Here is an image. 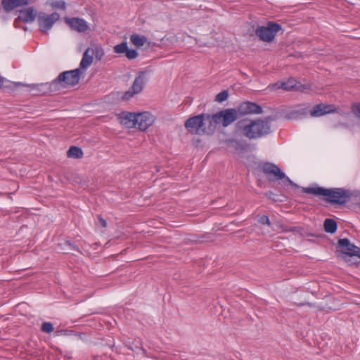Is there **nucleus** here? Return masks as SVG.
I'll return each instance as SVG.
<instances>
[{
  "instance_id": "nucleus-14",
  "label": "nucleus",
  "mask_w": 360,
  "mask_h": 360,
  "mask_svg": "<svg viewBox=\"0 0 360 360\" xmlns=\"http://www.w3.org/2000/svg\"><path fill=\"white\" fill-rule=\"evenodd\" d=\"M284 89L287 91H305L310 89L311 86L309 84H302L294 78H290L288 81L283 82Z\"/></svg>"
},
{
  "instance_id": "nucleus-31",
  "label": "nucleus",
  "mask_w": 360,
  "mask_h": 360,
  "mask_svg": "<svg viewBox=\"0 0 360 360\" xmlns=\"http://www.w3.org/2000/svg\"><path fill=\"white\" fill-rule=\"evenodd\" d=\"M271 90H276L279 89H284V84L283 82L279 81L269 86Z\"/></svg>"
},
{
  "instance_id": "nucleus-21",
  "label": "nucleus",
  "mask_w": 360,
  "mask_h": 360,
  "mask_svg": "<svg viewBox=\"0 0 360 360\" xmlns=\"http://www.w3.org/2000/svg\"><path fill=\"white\" fill-rule=\"evenodd\" d=\"M131 42L136 47L143 46L147 42V37L139 34H131L130 36Z\"/></svg>"
},
{
  "instance_id": "nucleus-6",
  "label": "nucleus",
  "mask_w": 360,
  "mask_h": 360,
  "mask_svg": "<svg viewBox=\"0 0 360 360\" xmlns=\"http://www.w3.org/2000/svg\"><path fill=\"white\" fill-rule=\"evenodd\" d=\"M59 19L60 15L56 12L51 14L40 12L37 15L39 30L46 34Z\"/></svg>"
},
{
  "instance_id": "nucleus-23",
  "label": "nucleus",
  "mask_w": 360,
  "mask_h": 360,
  "mask_svg": "<svg viewBox=\"0 0 360 360\" xmlns=\"http://www.w3.org/2000/svg\"><path fill=\"white\" fill-rule=\"evenodd\" d=\"M324 230L327 233H334L337 230L336 222L331 219H326L324 221Z\"/></svg>"
},
{
  "instance_id": "nucleus-39",
  "label": "nucleus",
  "mask_w": 360,
  "mask_h": 360,
  "mask_svg": "<svg viewBox=\"0 0 360 360\" xmlns=\"http://www.w3.org/2000/svg\"><path fill=\"white\" fill-rule=\"evenodd\" d=\"M4 79L0 76V88L3 86Z\"/></svg>"
},
{
  "instance_id": "nucleus-16",
  "label": "nucleus",
  "mask_w": 360,
  "mask_h": 360,
  "mask_svg": "<svg viewBox=\"0 0 360 360\" xmlns=\"http://www.w3.org/2000/svg\"><path fill=\"white\" fill-rule=\"evenodd\" d=\"M119 120L122 125L128 128L136 127V113L122 112L119 115Z\"/></svg>"
},
{
  "instance_id": "nucleus-38",
  "label": "nucleus",
  "mask_w": 360,
  "mask_h": 360,
  "mask_svg": "<svg viewBox=\"0 0 360 360\" xmlns=\"http://www.w3.org/2000/svg\"><path fill=\"white\" fill-rule=\"evenodd\" d=\"M58 333L66 335H68V331H66V330H61V331H58Z\"/></svg>"
},
{
  "instance_id": "nucleus-1",
  "label": "nucleus",
  "mask_w": 360,
  "mask_h": 360,
  "mask_svg": "<svg viewBox=\"0 0 360 360\" xmlns=\"http://www.w3.org/2000/svg\"><path fill=\"white\" fill-rule=\"evenodd\" d=\"M238 124L243 135L249 139H259L271 133V124L267 119L243 120Z\"/></svg>"
},
{
  "instance_id": "nucleus-4",
  "label": "nucleus",
  "mask_w": 360,
  "mask_h": 360,
  "mask_svg": "<svg viewBox=\"0 0 360 360\" xmlns=\"http://www.w3.org/2000/svg\"><path fill=\"white\" fill-rule=\"evenodd\" d=\"M210 118L214 131L218 125L226 127L234 122L238 118V112L234 108H228L210 115Z\"/></svg>"
},
{
  "instance_id": "nucleus-20",
  "label": "nucleus",
  "mask_w": 360,
  "mask_h": 360,
  "mask_svg": "<svg viewBox=\"0 0 360 360\" xmlns=\"http://www.w3.org/2000/svg\"><path fill=\"white\" fill-rule=\"evenodd\" d=\"M94 49L88 48L84 53L82 59L80 62V69H86L90 66L93 62Z\"/></svg>"
},
{
  "instance_id": "nucleus-7",
  "label": "nucleus",
  "mask_w": 360,
  "mask_h": 360,
  "mask_svg": "<svg viewBox=\"0 0 360 360\" xmlns=\"http://www.w3.org/2000/svg\"><path fill=\"white\" fill-rule=\"evenodd\" d=\"M281 29L280 25L274 22L268 23L266 27H259L256 30V34L264 41H271L276 33Z\"/></svg>"
},
{
  "instance_id": "nucleus-9",
  "label": "nucleus",
  "mask_w": 360,
  "mask_h": 360,
  "mask_svg": "<svg viewBox=\"0 0 360 360\" xmlns=\"http://www.w3.org/2000/svg\"><path fill=\"white\" fill-rule=\"evenodd\" d=\"M30 90L34 94L46 95L57 91V83L54 80L51 83L32 84L28 85Z\"/></svg>"
},
{
  "instance_id": "nucleus-37",
  "label": "nucleus",
  "mask_w": 360,
  "mask_h": 360,
  "mask_svg": "<svg viewBox=\"0 0 360 360\" xmlns=\"http://www.w3.org/2000/svg\"><path fill=\"white\" fill-rule=\"evenodd\" d=\"M66 243H67L68 245H69L70 246H71V247L72 248V249H73V250H78V248H77V247L74 246V245H72V244H71L70 242H68H68H66Z\"/></svg>"
},
{
  "instance_id": "nucleus-17",
  "label": "nucleus",
  "mask_w": 360,
  "mask_h": 360,
  "mask_svg": "<svg viewBox=\"0 0 360 360\" xmlns=\"http://www.w3.org/2000/svg\"><path fill=\"white\" fill-rule=\"evenodd\" d=\"M37 17V11L33 7H29L20 11L18 18L24 22H32Z\"/></svg>"
},
{
  "instance_id": "nucleus-42",
  "label": "nucleus",
  "mask_w": 360,
  "mask_h": 360,
  "mask_svg": "<svg viewBox=\"0 0 360 360\" xmlns=\"http://www.w3.org/2000/svg\"><path fill=\"white\" fill-rule=\"evenodd\" d=\"M358 256H359V257H360V255H358Z\"/></svg>"
},
{
  "instance_id": "nucleus-24",
  "label": "nucleus",
  "mask_w": 360,
  "mask_h": 360,
  "mask_svg": "<svg viewBox=\"0 0 360 360\" xmlns=\"http://www.w3.org/2000/svg\"><path fill=\"white\" fill-rule=\"evenodd\" d=\"M128 46L127 42H122L114 46L113 51L115 53L123 54L127 51Z\"/></svg>"
},
{
  "instance_id": "nucleus-13",
  "label": "nucleus",
  "mask_w": 360,
  "mask_h": 360,
  "mask_svg": "<svg viewBox=\"0 0 360 360\" xmlns=\"http://www.w3.org/2000/svg\"><path fill=\"white\" fill-rule=\"evenodd\" d=\"M335 111L336 109L333 105L321 103L314 106V108L310 110V115L311 117H320Z\"/></svg>"
},
{
  "instance_id": "nucleus-11",
  "label": "nucleus",
  "mask_w": 360,
  "mask_h": 360,
  "mask_svg": "<svg viewBox=\"0 0 360 360\" xmlns=\"http://www.w3.org/2000/svg\"><path fill=\"white\" fill-rule=\"evenodd\" d=\"M65 22L70 27L72 30L78 32H85L89 30L87 22L79 18H65Z\"/></svg>"
},
{
  "instance_id": "nucleus-40",
  "label": "nucleus",
  "mask_w": 360,
  "mask_h": 360,
  "mask_svg": "<svg viewBox=\"0 0 360 360\" xmlns=\"http://www.w3.org/2000/svg\"><path fill=\"white\" fill-rule=\"evenodd\" d=\"M140 349H141V350L142 351L143 354L144 355H146V349H143V348H142V347H141V348H140Z\"/></svg>"
},
{
  "instance_id": "nucleus-26",
  "label": "nucleus",
  "mask_w": 360,
  "mask_h": 360,
  "mask_svg": "<svg viewBox=\"0 0 360 360\" xmlns=\"http://www.w3.org/2000/svg\"><path fill=\"white\" fill-rule=\"evenodd\" d=\"M228 96H229L228 91L224 90V91H221L216 96L215 101L219 103H221V102L225 101L228 98Z\"/></svg>"
},
{
  "instance_id": "nucleus-2",
  "label": "nucleus",
  "mask_w": 360,
  "mask_h": 360,
  "mask_svg": "<svg viewBox=\"0 0 360 360\" xmlns=\"http://www.w3.org/2000/svg\"><path fill=\"white\" fill-rule=\"evenodd\" d=\"M302 191L316 196H324L328 202L340 205L346 203L350 196L349 191L342 188H324L316 186L303 188Z\"/></svg>"
},
{
  "instance_id": "nucleus-41",
  "label": "nucleus",
  "mask_w": 360,
  "mask_h": 360,
  "mask_svg": "<svg viewBox=\"0 0 360 360\" xmlns=\"http://www.w3.org/2000/svg\"><path fill=\"white\" fill-rule=\"evenodd\" d=\"M127 347H128V348H129V349L133 350V348H132L131 347H130V346H127Z\"/></svg>"
},
{
  "instance_id": "nucleus-34",
  "label": "nucleus",
  "mask_w": 360,
  "mask_h": 360,
  "mask_svg": "<svg viewBox=\"0 0 360 360\" xmlns=\"http://www.w3.org/2000/svg\"><path fill=\"white\" fill-rule=\"evenodd\" d=\"M303 114H304V111L301 112L300 110H295L290 113L289 118H295V117H297L299 115H303Z\"/></svg>"
},
{
  "instance_id": "nucleus-22",
  "label": "nucleus",
  "mask_w": 360,
  "mask_h": 360,
  "mask_svg": "<svg viewBox=\"0 0 360 360\" xmlns=\"http://www.w3.org/2000/svg\"><path fill=\"white\" fill-rule=\"evenodd\" d=\"M67 155L71 158H81L83 157L82 149L77 146H71L67 151Z\"/></svg>"
},
{
  "instance_id": "nucleus-28",
  "label": "nucleus",
  "mask_w": 360,
  "mask_h": 360,
  "mask_svg": "<svg viewBox=\"0 0 360 360\" xmlns=\"http://www.w3.org/2000/svg\"><path fill=\"white\" fill-rule=\"evenodd\" d=\"M95 57L96 60H101L103 56H104V51L101 47H96L95 49H94Z\"/></svg>"
},
{
  "instance_id": "nucleus-8",
  "label": "nucleus",
  "mask_w": 360,
  "mask_h": 360,
  "mask_svg": "<svg viewBox=\"0 0 360 360\" xmlns=\"http://www.w3.org/2000/svg\"><path fill=\"white\" fill-rule=\"evenodd\" d=\"M262 171L266 176H273L274 179H285L290 185H294L293 182L276 165L266 163L262 167Z\"/></svg>"
},
{
  "instance_id": "nucleus-35",
  "label": "nucleus",
  "mask_w": 360,
  "mask_h": 360,
  "mask_svg": "<svg viewBox=\"0 0 360 360\" xmlns=\"http://www.w3.org/2000/svg\"><path fill=\"white\" fill-rule=\"evenodd\" d=\"M98 221L103 227H105L107 226L105 220L103 219L101 216H98Z\"/></svg>"
},
{
  "instance_id": "nucleus-36",
  "label": "nucleus",
  "mask_w": 360,
  "mask_h": 360,
  "mask_svg": "<svg viewBox=\"0 0 360 360\" xmlns=\"http://www.w3.org/2000/svg\"><path fill=\"white\" fill-rule=\"evenodd\" d=\"M22 22L21 20L19 19V18L18 17V18H16L15 20H14V22H13V25L15 26V27H20V23Z\"/></svg>"
},
{
  "instance_id": "nucleus-5",
  "label": "nucleus",
  "mask_w": 360,
  "mask_h": 360,
  "mask_svg": "<svg viewBox=\"0 0 360 360\" xmlns=\"http://www.w3.org/2000/svg\"><path fill=\"white\" fill-rule=\"evenodd\" d=\"M82 73L80 68L61 72L54 80V82L57 83V91L61 88L74 86L77 84Z\"/></svg>"
},
{
  "instance_id": "nucleus-15",
  "label": "nucleus",
  "mask_w": 360,
  "mask_h": 360,
  "mask_svg": "<svg viewBox=\"0 0 360 360\" xmlns=\"http://www.w3.org/2000/svg\"><path fill=\"white\" fill-rule=\"evenodd\" d=\"M238 111L242 115L260 114L262 112V109L259 105L255 103L244 102L240 105Z\"/></svg>"
},
{
  "instance_id": "nucleus-27",
  "label": "nucleus",
  "mask_w": 360,
  "mask_h": 360,
  "mask_svg": "<svg viewBox=\"0 0 360 360\" xmlns=\"http://www.w3.org/2000/svg\"><path fill=\"white\" fill-rule=\"evenodd\" d=\"M41 330L46 333H51L53 331V324L50 322H44L41 326Z\"/></svg>"
},
{
  "instance_id": "nucleus-30",
  "label": "nucleus",
  "mask_w": 360,
  "mask_h": 360,
  "mask_svg": "<svg viewBox=\"0 0 360 360\" xmlns=\"http://www.w3.org/2000/svg\"><path fill=\"white\" fill-rule=\"evenodd\" d=\"M258 222L261 224H266L268 226H271V222L269 221V217L266 215H262L259 217Z\"/></svg>"
},
{
  "instance_id": "nucleus-19",
  "label": "nucleus",
  "mask_w": 360,
  "mask_h": 360,
  "mask_svg": "<svg viewBox=\"0 0 360 360\" xmlns=\"http://www.w3.org/2000/svg\"><path fill=\"white\" fill-rule=\"evenodd\" d=\"M146 82L145 75L143 72L139 74V75L135 78L132 86L131 90L134 91V94H139L143 89L144 84Z\"/></svg>"
},
{
  "instance_id": "nucleus-18",
  "label": "nucleus",
  "mask_w": 360,
  "mask_h": 360,
  "mask_svg": "<svg viewBox=\"0 0 360 360\" xmlns=\"http://www.w3.org/2000/svg\"><path fill=\"white\" fill-rule=\"evenodd\" d=\"M29 0H2L1 4L6 12H10L14 8L27 5Z\"/></svg>"
},
{
  "instance_id": "nucleus-32",
  "label": "nucleus",
  "mask_w": 360,
  "mask_h": 360,
  "mask_svg": "<svg viewBox=\"0 0 360 360\" xmlns=\"http://www.w3.org/2000/svg\"><path fill=\"white\" fill-rule=\"evenodd\" d=\"M352 109L355 116L360 118V103L353 104Z\"/></svg>"
},
{
  "instance_id": "nucleus-33",
  "label": "nucleus",
  "mask_w": 360,
  "mask_h": 360,
  "mask_svg": "<svg viewBox=\"0 0 360 360\" xmlns=\"http://www.w3.org/2000/svg\"><path fill=\"white\" fill-rule=\"evenodd\" d=\"M136 94H134V91L131 90V89L127 91H126L123 96H122V99L123 100H125V101H128L129 100L131 97L134 96V95H135Z\"/></svg>"
},
{
  "instance_id": "nucleus-3",
  "label": "nucleus",
  "mask_w": 360,
  "mask_h": 360,
  "mask_svg": "<svg viewBox=\"0 0 360 360\" xmlns=\"http://www.w3.org/2000/svg\"><path fill=\"white\" fill-rule=\"evenodd\" d=\"M210 114L202 113L188 118L185 122V127L193 134H212L214 133Z\"/></svg>"
},
{
  "instance_id": "nucleus-12",
  "label": "nucleus",
  "mask_w": 360,
  "mask_h": 360,
  "mask_svg": "<svg viewBox=\"0 0 360 360\" xmlns=\"http://www.w3.org/2000/svg\"><path fill=\"white\" fill-rule=\"evenodd\" d=\"M339 246L342 249L345 254L349 255H359L360 248L352 244L347 238L340 239L338 241Z\"/></svg>"
},
{
  "instance_id": "nucleus-29",
  "label": "nucleus",
  "mask_w": 360,
  "mask_h": 360,
  "mask_svg": "<svg viewBox=\"0 0 360 360\" xmlns=\"http://www.w3.org/2000/svg\"><path fill=\"white\" fill-rule=\"evenodd\" d=\"M125 56L129 60L135 59L138 56V52L136 50L127 49Z\"/></svg>"
},
{
  "instance_id": "nucleus-25",
  "label": "nucleus",
  "mask_w": 360,
  "mask_h": 360,
  "mask_svg": "<svg viewBox=\"0 0 360 360\" xmlns=\"http://www.w3.org/2000/svg\"><path fill=\"white\" fill-rule=\"evenodd\" d=\"M50 5L53 8H59L65 11L66 9V4L62 0H55L50 2Z\"/></svg>"
},
{
  "instance_id": "nucleus-10",
  "label": "nucleus",
  "mask_w": 360,
  "mask_h": 360,
  "mask_svg": "<svg viewBox=\"0 0 360 360\" xmlns=\"http://www.w3.org/2000/svg\"><path fill=\"white\" fill-rule=\"evenodd\" d=\"M154 120V117L150 112L136 113V127L141 131H145L153 124Z\"/></svg>"
}]
</instances>
